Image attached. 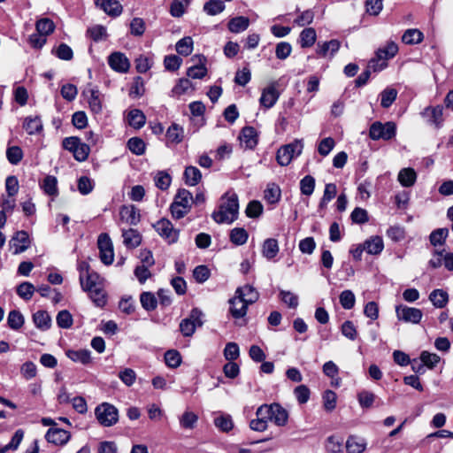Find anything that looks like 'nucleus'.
<instances>
[{"mask_svg": "<svg viewBox=\"0 0 453 453\" xmlns=\"http://www.w3.org/2000/svg\"><path fill=\"white\" fill-rule=\"evenodd\" d=\"M238 214V196L230 190L221 196L218 210L212 212L211 217L218 224H231L237 219Z\"/></svg>", "mask_w": 453, "mask_h": 453, "instance_id": "f257e3e1", "label": "nucleus"}, {"mask_svg": "<svg viewBox=\"0 0 453 453\" xmlns=\"http://www.w3.org/2000/svg\"><path fill=\"white\" fill-rule=\"evenodd\" d=\"M262 414H265L267 420L277 426H285L289 418L288 411L278 403L260 405L257 409L256 415Z\"/></svg>", "mask_w": 453, "mask_h": 453, "instance_id": "f03ea898", "label": "nucleus"}, {"mask_svg": "<svg viewBox=\"0 0 453 453\" xmlns=\"http://www.w3.org/2000/svg\"><path fill=\"white\" fill-rule=\"evenodd\" d=\"M192 194L184 188L178 190L173 202L170 206L171 213L174 219H182L191 209Z\"/></svg>", "mask_w": 453, "mask_h": 453, "instance_id": "7ed1b4c3", "label": "nucleus"}, {"mask_svg": "<svg viewBox=\"0 0 453 453\" xmlns=\"http://www.w3.org/2000/svg\"><path fill=\"white\" fill-rule=\"evenodd\" d=\"M37 34L30 35V45L41 49L47 42V36L55 30L54 22L49 18H42L35 24Z\"/></svg>", "mask_w": 453, "mask_h": 453, "instance_id": "20e7f679", "label": "nucleus"}, {"mask_svg": "<svg viewBox=\"0 0 453 453\" xmlns=\"http://www.w3.org/2000/svg\"><path fill=\"white\" fill-rule=\"evenodd\" d=\"M80 273V283L84 291L98 288L102 286V279L98 273L90 270L87 262H80L78 265Z\"/></svg>", "mask_w": 453, "mask_h": 453, "instance_id": "39448f33", "label": "nucleus"}, {"mask_svg": "<svg viewBox=\"0 0 453 453\" xmlns=\"http://www.w3.org/2000/svg\"><path fill=\"white\" fill-rule=\"evenodd\" d=\"M303 149V140L296 139L294 142L281 146L277 151V161L281 166H287L292 159L298 157Z\"/></svg>", "mask_w": 453, "mask_h": 453, "instance_id": "423d86ee", "label": "nucleus"}, {"mask_svg": "<svg viewBox=\"0 0 453 453\" xmlns=\"http://www.w3.org/2000/svg\"><path fill=\"white\" fill-rule=\"evenodd\" d=\"M396 126L394 122L388 121L381 123L380 121L373 122L369 129V137L373 141L380 139L388 141L395 135Z\"/></svg>", "mask_w": 453, "mask_h": 453, "instance_id": "0eeeda50", "label": "nucleus"}, {"mask_svg": "<svg viewBox=\"0 0 453 453\" xmlns=\"http://www.w3.org/2000/svg\"><path fill=\"white\" fill-rule=\"evenodd\" d=\"M98 422L104 426H111L119 420L118 409L108 403L99 404L95 410Z\"/></svg>", "mask_w": 453, "mask_h": 453, "instance_id": "6e6552de", "label": "nucleus"}, {"mask_svg": "<svg viewBox=\"0 0 453 453\" xmlns=\"http://www.w3.org/2000/svg\"><path fill=\"white\" fill-rule=\"evenodd\" d=\"M203 313L202 311L197 308L192 309L189 316L182 319L180 323V330L181 334L186 337L193 335L196 327L203 326Z\"/></svg>", "mask_w": 453, "mask_h": 453, "instance_id": "1a4fd4ad", "label": "nucleus"}, {"mask_svg": "<svg viewBox=\"0 0 453 453\" xmlns=\"http://www.w3.org/2000/svg\"><path fill=\"white\" fill-rule=\"evenodd\" d=\"M63 147L73 153L74 158L78 161H84L89 154V147L81 142L78 137H67L63 141Z\"/></svg>", "mask_w": 453, "mask_h": 453, "instance_id": "9d476101", "label": "nucleus"}, {"mask_svg": "<svg viewBox=\"0 0 453 453\" xmlns=\"http://www.w3.org/2000/svg\"><path fill=\"white\" fill-rule=\"evenodd\" d=\"M97 246L101 261L106 265H111L114 259L113 245L107 234H101L98 236Z\"/></svg>", "mask_w": 453, "mask_h": 453, "instance_id": "9b49d317", "label": "nucleus"}, {"mask_svg": "<svg viewBox=\"0 0 453 453\" xmlns=\"http://www.w3.org/2000/svg\"><path fill=\"white\" fill-rule=\"evenodd\" d=\"M395 314L398 320L412 324H418L423 316L420 309L405 305H397L395 307Z\"/></svg>", "mask_w": 453, "mask_h": 453, "instance_id": "f8f14e48", "label": "nucleus"}, {"mask_svg": "<svg viewBox=\"0 0 453 453\" xmlns=\"http://www.w3.org/2000/svg\"><path fill=\"white\" fill-rule=\"evenodd\" d=\"M154 227L157 234L165 238L168 243H174L179 238V231L175 229L170 220L162 219L158 220Z\"/></svg>", "mask_w": 453, "mask_h": 453, "instance_id": "ddd939ff", "label": "nucleus"}, {"mask_svg": "<svg viewBox=\"0 0 453 453\" xmlns=\"http://www.w3.org/2000/svg\"><path fill=\"white\" fill-rule=\"evenodd\" d=\"M280 97V92L277 90L276 83H272L266 88H263L259 104L265 110L271 109L274 106Z\"/></svg>", "mask_w": 453, "mask_h": 453, "instance_id": "4468645a", "label": "nucleus"}, {"mask_svg": "<svg viewBox=\"0 0 453 453\" xmlns=\"http://www.w3.org/2000/svg\"><path fill=\"white\" fill-rule=\"evenodd\" d=\"M87 97L88 107L94 115L101 114L103 111V95L96 88H88L83 92Z\"/></svg>", "mask_w": 453, "mask_h": 453, "instance_id": "2eb2a0df", "label": "nucleus"}, {"mask_svg": "<svg viewBox=\"0 0 453 453\" xmlns=\"http://www.w3.org/2000/svg\"><path fill=\"white\" fill-rule=\"evenodd\" d=\"M108 64L111 68L119 73H127L129 70L130 63L124 53L116 51L108 57Z\"/></svg>", "mask_w": 453, "mask_h": 453, "instance_id": "dca6fc26", "label": "nucleus"}, {"mask_svg": "<svg viewBox=\"0 0 453 453\" xmlns=\"http://www.w3.org/2000/svg\"><path fill=\"white\" fill-rule=\"evenodd\" d=\"M10 250L12 254L18 255L28 248V234L25 231L18 232L10 241Z\"/></svg>", "mask_w": 453, "mask_h": 453, "instance_id": "f3484780", "label": "nucleus"}, {"mask_svg": "<svg viewBox=\"0 0 453 453\" xmlns=\"http://www.w3.org/2000/svg\"><path fill=\"white\" fill-rule=\"evenodd\" d=\"M47 441L55 445H65L70 440L71 434L66 430L51 427L45 435Z\"/></svg>", "mask_w": 453, "mask_h": 453, "instance_id": "a211bd4d", "label": "nucleus"}, {"mask_svg": "<svg viewBox=\"0 0 453 453\" xmlns=\"http://www.w3.org/2000/svg\"><path fill=\"white\" fill-rule=\"evenodd\" d=\"M341 47L340 41L336 39L324 42L323 43L319 42L317 45L316 52L320 58H332Z\"/></svg>", "mask_w": 453, "mask_h": 453, "instance_id": "6ab92c4d", "label": "nucleus"}, {"mask_svg": "<svg viewBox=\"0 0 453 453\" xmlns=\"http://www.w3.org/2000/svg\"><path fill=\"white\" fill-rule=\"evenodd\" d=\"M234 295L248 305L256 303L259 298V293L250 285L237 288Z\"/></svg>", "mask_w": 453, "mask_h": 453, "instance_id": "aec40b11", "label": "nucleus"}, {"mask_svg": "<svg viewBox=\"0 0 453 453\" xmlns=\"http://www.w3.org/2000/svg\"><path fill=\"white\" fill-rule=\"evenodd\" d=\"M95 4L111 17L121 14L123 7L117 0H95Z\"/></svg>", "mask_w": 453, "mask_h": 453, "instance_id": "412c9836", "label": "nucleus"}, {"mask_svg": "<svg viewBox=\"0 0 453 453\" xmlns=\"http://www.w3.org/2000/svg\"><path fill=\"white\" fill-rule=\"evenodd\" d=\"M240 143L245 149H253L257 143V133L252 127H245L239 135Z\"/></svg>", "mask_w": 453, "mask_h": 453, "instance_id": "4be33fe9", "label": "nucleus"}, {"mask_svg": "<svg viewBox=\"0 0 453 453\" xmlns=\"http://www.w3.org/2000/svg\"><path fill=\"white\" fill-rule=\"evenodd\" d=\"M443 108L441 105L434 107H426L422 112V116L427 119V121L435 127H441L443 122Z\"/></svg>", "mask_w": 453, "mask_h": 453, "instance_id": "5701e85b", "label": "nucleus"}, {"mask_svg": "<svg viewBox=\"0 0 453 453\" xmlns=\"http://www.w3.org/2000/svg\"><path fill=\"white\" fill-rule=\"evenodd\" d=\"M229 311L233 318L241 319L247 314L249 305L246 304V303H243V301H242V299L237 297L235 295L229 300Z\"/></svg>", "mask_w": 453, "mask_h": 453, "instance_id": "b1692460", "label": "nucleus"}, {"mask_svg": "<svg viewBox=\"0 0 453 453\" xmlns=\"http://www.w3.org/2000/svg\"><path fill=\"white\" fill-rule=\"evenodd\" d=\"M120 219L129 225H136L140 222L139 210L134 205L123 206L120 210Z\"/></svg>", "mask_w": 453, "mask_h": 453, "instance_id": "393cba45", "label": "nucleus"}, {"mask_svg": "<svg viewBox=\"0 0 453 453\" xmlns=\"http://www.w3.org/2000/svg\"><path fill=\"white\" fill-rule=\"evenodd\" d=\"M123 243L128 249H134L140 245L142 236L139 232L133 228L122 230Z\"/></svg>", "mask_w": 453, "mask_h": 453, "instance_id": "a878e982", "label": "nucleus"}, {"mask_svg": "<svg viewBox=\"0 0 453 453\" xmlns=\"http://www.w3.org/2000/svg\"><path fill=\"white\" fill-rule=\"evenodd\" d=\"M366 449V441L364 438L350 435L346 441L348 453H363Z\"/></svg>", "mask_w": 453, "mask_h": 453, "instance_id": "bb28decb", "label": "nucleus"}, {"mask_svg": "<svg viewBox=\"0 0 453 453\" xmlns=\"http://www.w3.org/2000/svg\"><path fill=\"white\" fill-rule=\"evenodd\" d=\"M364 249L368 254H380L384 249L382 238L378 235L372 236L364 242Z\"/></svg>", "mask_w": 453, "mask_h": 453, "instance_id": "cd10ccee", "label": "nucleus"}, {"mask_svg": "<svg viewBox=\"0 0 453 453\" xmlns=\"http://www.w3.org/2000/svg\"><path fill=\"white\" fill-rule=\"evenodd\" d=\"M279 250V243L276 239L268 238L264 241L262 245V254L266 259L271 260L274 258L278 255Z\"/></svg>", "mask_w": 453, "mask_h": 453, "instance_id": "c85d7f7f", "label": "nucleus"}, {"mask_svg": "<svg viewBox=\"0 0 453 453\" xmlns=\"http://www.w3.org/2000/svg\"><path fill=\"white\" fill-rule=\"evenodd\" d=\"M196 58H198V64L189 67L187 75L192 79H203L207 74L205 58L203 56H196Z\"/></svg>", "mask_w": 453, "mask_h": 453, "instance_id": "c756f323", "label": "nucleus"}, {"mask_svg": "<svg viewBox=\"0 0 453 453\" xmlns=\"http://www.w3.org/2000/svg\"><path fill=\"white\" fill-rule=\"evenodd\" d=\"M250 26V19L244 16L231 19L228 22V29L234 34L245 31Z\"/></svg>", "mask_w": 453, "mask_h": 453, "instance_id": "7c9ffc66", "label": "nucleus"}, {"mask_svg": "<svg viewBox=\"0 0 453 453\" xmlns=\"http://www.w3.org/2000/svg\"><path fill=\"white\" fill-rule=\"evenodd\" d=\"M67 357L73 362L88 365L91 362V352L88 349L68 350Z\"/></svg>", "mask_w": 453, "mask_h": 453, "instance_id": "2f4dec72", "label": "nucleus"}, {"mask_svg": "<svg viewBox=\"0 0 453 453\" xmlns=\"http://www.w3.org/2000/svg\"><path fill=\"white\" fill-rule=\"evenodd\" d=\"M429 300L436 308H443L449 301V295L442 289H434L429 295Z\"/></svg>", "mask_w": 453, "mask_h": 453, "instance_id": "473e14b6", "label": "nucleus"}, {"mask_svg": "<svg viewBox=\"0 0 453 453\" xmlns=\"http://www.w3.org/2000/svg\"><path fill=\"white\" fill-rule=\"evenodd\" d=\"M424 35L421 31L416 28L407 29L403 36L402 41L405 44H418L423 41Z\"/></svg>", "mask_w": 453, "mask_h": 453, "instance_id": "72a5a7b5", "label": "nucleus"}, {"mask_svg": "<svg viewBox=\"0 0 453 453\" xmlns=\"http://www.w3.org/2000/svg\"><path fill=\"white\" fill-rule=\"evenodd\" d=\"M316 31L312 27L304 28L299 36V41L302 48L311 47L316 42Z\"/></svg>", "mask_w": 453, "mask_h": 453, "instance_id": "f704fd0d", "label": "nucleus"}, {"mask_svg": "<svg viewBox=\"0 0 453 453\" xmlns=\"http://www.w3.org/2000/svg\"><path fill=\"white\" fill-rule=\"evenodd\" d=\"M35 325L41 330H47L51 324V319L45 311H39L33 315Z\"/></svg>", "mask_w": 453, "mask_h": 453, "instance_id": "c9c22d12", "label": "nucleus"}, {"mask_svg": "<svg viewBox=\"0 0 453 453\" xmlns=\"http://www.w3.org/2000/svg\"><path fill=\"white\" fill-rule=\"evenodd\" d=\"M281 196L280 188L275 183H269L265 190V199L271 204L277 203Z\"/></svg>", "mask_w": 453, "mask_h": 453, "instance_id": "e433bc0d", "label": "nucleus"}, {"mask_svg": "<svg viewBox=\"0 0 453 453\" xmlns=\"http://www.w3.org/2000/svg\"><path fill=\"white\" fill-rule=\"evenodd\" d=\"M128 123L131 127L139 129L146 122V117L141 110L134 109L128 113Z\"/></svg>", "mask_w": 453, "mask_h": 453, "instance_id": "4c0bfd02", "label": "nucleus"}, {"mask_svg": "<svg viewBox=\"0 0 453 453\" xmlns=\"http://www.w3.org/2000/svg\"><path fill=\"white\" fill-rule=\"evenodd\" d=\"M230 241L237 246L243 245L246 243L249 234L248 232L242 228V227H235L231 230L230 234Z\"/></svg>", "mask_w": 453, "mask_h": 453, "instance_id": "58836bf2", "label": "nucleus"}, {"mask_svg": "<svg viewBox=\"0 0 453 453\" xmlns=\"http://www.w3.org/2000/svg\"><path fill=\"white\" fill-rule=\"evenodd\" d=\"M140 302L142 307L148 311H154L157 305V297L151 292H142L140 296Z\"/></svg>", "mask_w": 453, "mask_h": 453, "instance_id": "ea45409f", "label": "nucleus"}, {"mask_svg": "<svg viewBox=\"0 0 453 453\" xmlns=\"http://www.w3.org/2000/svg\"><path fill=\"white\" fill-rule=\"evenodd\" d=\"M198 421V416L193 411H186L180 417V425L184 429L195 428Z\"/></svg>", "mask_w": 453, "mask_h": 453, "instance_id": "a19ab883", "label": "nucleus"}, {"mask_svg": "<svg viewBox=\"0 0 453 453\" xmlns=\"http://www.w3.org/2000/svg\"><path fill=\"white\" fill-rule=\"evenodd\" d=\"M189 4V0H173L170 6V13L174 18L181 17L187 7Z\"/></svg>", "mask_w": 453, "mask_h": 453, "instance_id": "79ce46f5", "label": "nucleus"}, {"mask_svg": "<svg viewBox=\"0 0 453 453\" xmlns=\"http://www.w3.org/2000/svg\"><path fill=\"white\" fill-rule=\"evenodd\" d=\"M176 50L179 54L182 56H188L191 54L193 50V40L189 36H186L176 43Z\"/></svg>", "mask_w": 453, "mask_h": 453, "instance_id": "37998d69", "label": "nucleus"}, {"mask_svg": "<svg viewBox=\"0 0 453 453\" xmlns=\"http://www.w3.org/2000/svg\"><path fill=\"white\" fill-rule=\"evenodd\" d=\"M225 10V4L219 0H210L203 5V11L211 16L219 14Z\"/></svg>", "mask_w": 453, "mask_h": 453, "instance_id": "c03bdc74", "label": "nucleus"}, {"mask_svg": "<svg viewBox=\"0 0 453 453\" xmlns=\"http://www.w3.org/2000/svg\"><path fill=\"white\" fill-rule=\"evenodd\" d=\"M167 139L174 143H179L183 139V129L177 124H172L166 131Z\"/></svg>", "mask_w": 453, "mask_h": 453, "instance_id": "a18cd8bd", "label": "nucleus"}, {"mask_svg": "<svg viewBox=\"0 0 453 453\" xmlns=\"http://www.w3.org/2000/svg\"><path fill=\"white\" fill-rule=\"evenodd\" d=\"M375 399L376 395L372 392L368 390H363L359 392L357 395L358 403L363 409L371 408Z\"/></svg>", "mask_w": 453, "mask_h": 453, "instance_id": "49530a36", "label": "nucleus"}, {"mask_svg": "<svg viewBox=\"0 0 453 453\" xmlns=\"http://www.w3.org/2000/svg\"><path fill=\"white\" fill-rule=\"evenodd\" d=\"M397 96V91L395 88H386L380 93V105L383 108H388L392 105Z\"/></svg>", "mask_w": 453, "mask_h": 453, "instance_id": "de8ad7c7", "label": "nucleus"}, {"mask_svg": "<svg viewBox=\"0 0 453 453\" xmlns=\"http://www.w3.org/2000/svg\"><path fill=\"white\" fill-rule=\"evenodd\" d=\"M87 292L89 294L90 298L96 306L103 307L106 303V296L102 286L89 289Z\"/></svg>", "mask_w": 453, "mask_h": 453, "instance_id": "09e8293b", "label": "nucleus"}, {"mask_svg": "<svg viewBox=\"0 0 453 453\" xmlns=\"http://www.w3.org/2000/svg\"><path fill=\"white\" fill-rule=\"evenodd\" d=\"M79 192L83 195H88L95 187V181L88 176H81L78 179L77 183Z\"/></svg>", "mask_w": 453, "mask_h": 453, "instance_id": "8fccbe9b", "label": "nucleus"}, {"mask_svg": "<svg viewBox=\"0 0 453 453\" xmlns=\"http://www.w3.org/2000/svg\"><path fill=\"white\" fill-rule=\"evenodd\" d=\"M192 87V82L186 78L179 79L171 91L172 96H180L185 94Z\"/></svg>", "mask_w": 453, "mask_h": 453, "instance_id": "3c124183", "label": "nucleus"}, {"mask_svg": "<svg viewBox=\"0 0 453 453\" xmlns=\"http://www.w3.org/2000/svg\"><path fill=\"white\" fill-rule=\"evenodd\" d=\"M57 184V179L49 175L43 180L42 188L47 195L56 196L58 194Z\"/></svg>", "mask_w": 453, "mask_h": 453, "instance_id": "603ef678", "label": "nucleus"}, {"mask_svg": "<svg viewBox=\"0 0 453 453\" xmlns=\"http://www.w3.org/2000/svg\"><path fill=\"white\" fill-rule=\"evenodd\" d=\"M315 188V179L311 175L304 176L300 180V190L304 196H310L312 195Z\"/></svg>", "mask_w": 453, "mask_h": 453, "instance_id": "864d4df0", "label": "nucleus"}, {"mask_svg": "<svg viewBox=\"0 0 453 453\" xmlns=\"http://www.w3.org/2000/svg\"><path fill=\"white\" fill-rule=\"evenodd\" d=\"M165 361L167 366L177 368L180 365L181 356L180 352L175 349L167 350L165 354Z\"/></svg>", "mask_w": 453, "mask_h": 453, "instance_id": "5fc2aeb1", "label": "nucleus"}, {"mask_svg": "<svg viewBox=\"0 0 453 453\" xmlns=\"http://www.w3.org/2000/svg\"><path fill=\"white\" fill-rule=\"evenodd\" d=\"M23 315L16 310L11 311L7 318L8 326L12 329H19L24 324Z\"/></svg>", "mask_w": 453, "mask_h": 453, "instance_id": "6e6d98bb", "label": "nucleus"}, {"mask_svg": "<svg viewBox=\"0 0 453 453\" xmlns=\"http://www.w3.org/2000/svg\"><path fill=\"white\" fill-rule=\"evenodd\" d=\"M339 299L341 305L346 310L352 309L356 303L355 295L351 290L342 291L339 296Z\"/></svg>", "mask_w": 453, "mask_h": 453, "instance_id": "4d7b16f0", "label": "nucleus"}, {"mask_svg": "<svg viewBox=\"0 0 453 453\" xmlns=\"http://www.w3.org/2000/svg\"><path fill=\"white\" fill-rule=\"evenodd\" d=\"M144 81L142 77L136 76L131 86L129 96L132 97H140L144 94Z\"/></svg>", "mask_w": 453, "mask_h": 453, "instance_id": "13d9d810", "label": "nucleus"}, {"mask_svg": "<svg viewBox=\"0 0 453 453\" xmlns=\"http://www.w3.org/2000/svg\"><path fill=\"white\" fill-rule=\"evenodd\" d=\"M250 427L256 432H264L268 428V420L265 414L257 415V418L250 420Z\"/></svg>", "mask_w": 453, "mask_h": 453, "instance_id": "bf43d9fd", "label": "nucleus"}, {"mask_svg": "<svg viewBox=\"0 0 453 453\" xmlns=\"http://www.w3.org/2000/svg\"><path fill=\"white\" fill-rule=\"evenodd\" d=\"M280 298L291 309H296L298 306V296L290 291L280 290Z\"/></svg>", "mask_w": 453, "mask_h": 453, "instance_id": "052dcab7", "label": "nucleus"}, {"mask_svg": "<svg viewBox=\"0 0 453 453\" xmlns=\"http://www.w3.org/2000/svg\"><path fill=\"white\" fill-rule=\"evenodd\" d=\"M449 234L448 228H438L430 234V242L434 246L442 244Z\"/></svg>", "mask_w": 453, "mask_h": 453, "instance_id": "680f3d73", "label": "nucleus"}, {"mask_svg": "<svg viewBox=\"0 0 453 453\" xmlns=\"http://www.w3.org/2000/svg\"><path fill=\"white\" fill-rule=\"evenodd\" d=\"M172 182V177L167 172H158L155 176V184L161 190H166Z\"/></svg>", "mask_w": 453, "mask_h": 453, "instance_id": "e2e57ef3", "label": "nucleus"}, {"mask_svg": "<svg viewBox=\"0 0 453 453\" xmlns=\"http://www.w3.org/2000/svg\"><path fill=\"white\" fill-rule=\"evenodd\" d=\"M440 357L435 353H429L427 351H423L420 354V361L425 365V366L429 369H433L436 366V365L440 362Z\"/></svg>", "mask_w": 453, "mask_h": 453, "instance_id": "0e129e2a", "label": "nucleus"}, {"mask_svg": "<svg viewBox=\"0 0 453 453\" xmlns=\"http://www.w3.org/2000/svg\"><path fill=\"white\" fill-rule=\"evenodd\" d=\"M214 425L223 432H228L234 426L233 420L229 415H221L215 418Z\"/></svg>", "mask_w": 453, "mask_h": 453, "instance_id": "69168bd1", "label": "nucleus"}, {"mask_svg": "<svg viewBox=\"0 0 453 453\" xmlns=\"http://www.w3.org/2000/svg\"><path fill=\"white\" fill-rule=\"evenodd\" d=\"M336 394L332 390H326L323 394V405L326 411H332L336 407Z\"/></svg>", "mask_w": 453, "mask_h": 453, "instance_id": "338daca9", "label": "nucleus"}, {"mask_svg": "<svg viewBox=\"0 0 453 453\" xmlns=\"http://www.w3.org/2000/svg\"><path fill=\"white\" fill-rule=\"evenodd\" d=\"M263 212V205L259 201L253 200L246 207L245 213L249 218H257Z\"/></svg>", "mask_w": 453, "mask_h": 453, "instance_id": "774afa93", "label": "nucleus"}]
</instances>
